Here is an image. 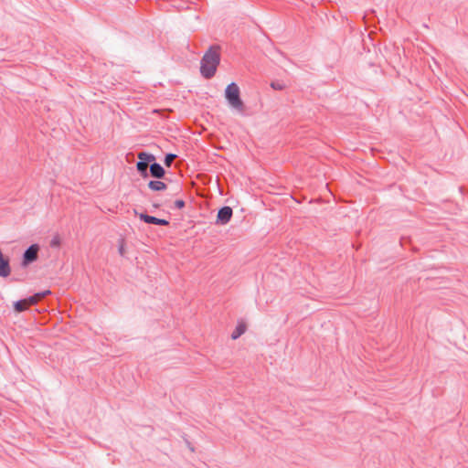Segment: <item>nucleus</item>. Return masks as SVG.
<instances>
[{
  "label": "nucleus",
  "instance_id": "obj_1",
  "mask_svg": "<svg viewBox=\"0 0 468 468\" xmlns=\"http://www.w3.org/2000/svg\"><path fill=\"white\" fill-rule=\"evenodd\" d=\"M219 60L218 48L216 46L210 47L201 60L200 72L202 76L206 79L212 78L216 73Z\"/></svg>",
  "mask_w": 468,
  "mask_h": 468
},
{
  "label": "nucleus",
  "instance_id": "obj_2",
  "mask_svg": "<svg viewBox=\"0 0 468 468\" xmlns=\"http://www.w3.org/2000/svg\"><path fill=\"white\" fill-rule=\"evenodd\" d=\"M225 98L231 109L240 114L244 113L245 104L240 98L239 88L235 82H232L227 86L225 90Z\"/></svg>",
  "mask_w": 468,
  "mask_h": 468
},
{
  "label": "nucleus",
  "instance_id": "obj_3",
  "mask_svg": "<svg viewBox=\"0 0 468 468\" xmlns=\"http://www.w3.org/2000/svg\"><path fill=\"white\" fill-rule=\"evenodd\" d=\"M50 293V291L47 290L41 292L35 293L32 296H29L28 298L17 301L15 303V310L16 312H23L27 310L29 306L34 305L37 303L40 300H42L44 297L48 295Z\"/></svg>",
  "mask_w": 468,
  "mask_h": 468
},
{
  "label": "nucleus",
  "instance_id": "obj_4",
  "mask_svg": "<svg viewBox=\"0 0 468 468\" xmlns=\"http://www.w3.org/2000/svg\"><path fill=\"white\" fill-rule=\"evenodd\" d=\"M138 158L139 162L136 165L137 170L142 176H146L149 163L154 160V156L153 154L142 152L138 154Z\"/></svg>",
  "mask_w": 468,
  "mask_h": 468
},
{
  "label": "nucleus",
  "instance_id": "obj_5",
  "mask_svg": "<svg viewBox=\"0 0 468 468\" xmlns=\"http://www.w3.org/2000/svg\"><path fill=\"white\" fill-rule=\"evenodd\" d=\"M232 208L229 207H221L217 216V224L225 225L229 222L232 217Z\"/></svg>",
  "mask_w": 468,
  "mask_h": 468
},
{
  "label": "nucleus",
  "instance_id": "obj_6",
  "mask_svg": "<svg viewBox=\"0 0 468 468\" xmlns=\"http://www.w3.org/2000/svg\"><path fill=\"white\" fill-rule=\"evenodd\" d=\"M38 246L37 244L31 245L24 253L23 263L25 265L35 261L37 258Z\"/></svg>",
  "mask_w": 468,
  "mask_h": 468
},
{
  "label": "nucleus",
  "instance_id": "obj_7",
  "mask_svg": "<svg viewBox=\"0 0 468 468\" xmlns=\"http://www.w3.org/2000/svg\"><path fill=\"white\" fill-rule=\"evenodd\" d=\"M139 218L141 220H143L144 222L148 223V224H154V225H159V226L169 225V222L166 219L157 218L155 217L149 216V215L144 214V213L140 214Z\"/></svg>",
  "mask_w": 468,
  "mask_h": 468
},
{
  "label": "nucleus",
  "instance_id": "obj_8",
  "mask_svg": "<svg viewBox=\"0 0 468 468\" xmlns=\"http://www.w3.org/2000/svg\"><path fill=\"white\" fill-rule=\"evenodd\" d=\"M150 174L156 178H162L165 176V169L158 163H154L150 165Z\"/></svg>",
  "mask_w": 468,
  "mask_h": 468
},
{
  "label": "nucleus",
  "instance_id": "obj_9",
  "mask_svg": "<svg viewBox=\"0 0 468 468\" xmlns=\"http://www.w3.org/2000/svg\"><path fill=\"white\" fill-rule=\"evenodd\" d=\"M148 186L153 191H162L166 188V185L164 182L158 180L150 181L148 183Z\"/></svg>",
  "mask_w": 468,
  "mask_h": 468
},
{
  "label": "nucleus",
  "instance_id": "obj_10",
  "mask_svg": "<svg viewBox=\"0 0 468 468\" xmlns=\"http://www.w3.org/2000/svg\"><path fill=\"white\" fill-rule=\"evenodd\" d=\"M245 331H246V325H245V324H243V323H239V324L236 326L235 330H234V331L232 332V334H231V337H232V339H237V338H239L241 335H243V334L245 333Z\"/></svg>",
  "mask_w": 468,
  "mask_h": 468
},
{
  "label": "nucleus",
  "instance_id": "obj_11",
  "mask_svg": "<svg viewBox=\"0 0 468 468\" xmlns=\"http://www.w3.org/2000/svg\"><path fill=\"white\" fill-rule=\"evenodd\" d=\"M271 87L275 90H282L285 89L286 85L282 80H274L271 83Z\"/></svg>",
  "mask_w": 468,
  "mask_h": 468
},
{
  "label": "nucleus",
  "instance_id": "obj_12",
  "mask_svg": "<svg viewBox=\"0 0 468 468\" xmlns=\"http://www.w3.org/2000/svg\"><path fill=\"white\" fill-rule=\"evenodd\" d=\"M61 244V239H60V237L58 235H55L51 240H50V247L52 248H58Z\"/></svg>",
  "mask_w": 468,
  "mask_h": 468
},
{
  "label": "nucleus",
  "instance_id": "obj_13",
  "mask_svg": "<svg viewBox=\"0 0 468 468\" xmlns=\"http://www.w3.org/2000/svg\"><path fill=\"white\" fill-rule=\"evenodd\" d=\"M176 155L174 154H168L165 155V165L167 166H170L171 164L173 163V161L176 159Z\"/></svg>",
  "mask_w": 468,
  "mask_h": 468
},
{
  "label": "nucleus",
  "instance_id": "obj_14",
  "mask_svg": "<svg viewBox=\"0 0 468 468\" xmlns=\"http://www.w3.org/2000/svg\"><path fill=\"white\" fill-rule=\"evenodd\" d=\"M119 253L121 256L125 255V248H124V241L122 239L119 244Z\"/></svg>",
  "mask_w": 468,
  "mask_h": 468
},
{
  "label": "nucleus",
  "instance_id": "obj_15",
  "mask_svg": "<svg viewBox=\"0 0 468 468\" xmlns=\"http://www.w3.org/2000/svg\"><path fill=\"white\" fill-rule=\"evenodd\" d=\"M175 207H176V208H178V209L183 208V207H185V201H184V200H181V199L176 200V201L175 202Z\"/></svg>",
  "mask_w": 468,
  "mask_h": 468
}]
</instances>
